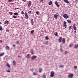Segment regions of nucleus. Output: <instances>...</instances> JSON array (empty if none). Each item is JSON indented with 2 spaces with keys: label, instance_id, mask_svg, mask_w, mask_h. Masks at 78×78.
Segmentation results:
<instances>
[{
  "label": "nucleus",
  "instance_id": "1",
  "mask_svg": "<svg viewBox=\"0 0 78 78\" xmlns=\"http://www.w3.org/2000/svg\"><path fill=\"white\" fill-rule=\"evenodd\" d=\"M63 17L65 19H67L69 18V16H68L67 14L66 13H65L63 15Z\"/></svg>",
  "mask_w": 78,
  "mask_h": 78
},
{
  "label": "nucleus",
  "instance_id": "2",
  "mask_svg": "<svg viewBox=\"0 0 78 78\" xmlns=\"http://www.w3.org/2000/svg\"><path fill=\"white\" fill-rule=\"evenodd\" d=\"M55 75V73H54V72L52 71L51 72L50 76L51 77H53Z\"/></svg>",
  "mask_w": 78,
  "mask_h": 78
},
{
  "label": "nucleus",
  "instance_id": "3",
  "mask_svg": "<svg viewBox=\"0 0 78 78\" xmlns=\"http://www.w3.org/2000/svg\"><path fill=\"white\" fill-rule=\"evenodd\" d=\"M58 16H59V14L57 13L56 14H55L54 15V17L56 19H57L58 18Z\"/></svg>",
  "mask_w": 78,
  "mask_h": 78
},
{
  "label": "nucleus",
  "instance_id": "4",
  "mask_svg": "<svg viewBox=\"0 0 78 78\" xmlns=\"http://www.w3.org/2000/svg\"><path fill=\"white\" fill-rule=\"evenodd\" d=\"M73 76V73H70L68 75V77L69 78H72Z\"/></svg>",
  "mask_w": 78,
  "mask_h": 78
},
{
  "label": "nucleus",
  "instance_id": "5",
  "mask_svg": "<svg viewBox=\"0 0 78 78\" xmlns=\"http://www.w3.org/2000/svg\"><path fill=\"white\" fill-rule=\"evenodd\" d=\"M63 25L64 27L66 28H67V23H66V22L64 21L63 22Z\"/></svg>",
  "mask_w": 78,
  "mask_h": 78
},
{
  "label": "nucleus",
  "instance_id": "6",
  "mask_svg": "<svg viewBox=\"0 0 78 78\" xmlns=\"http://www.w3.org/2000/svg\"><path fill=\"white\" fill-rule=\"evenodd\" d=\"M32 3L31 1H29V3L28 4V6L29 7H30Z\"/></svg>",
  "mask_w": 78,
  "mask_h": 78
},
{
  "label": "nucleus",
  "instance_id": "7",
  "mask_svg": "<svg viewBox=\"0 0 78 78\" xmlns=\"http://www.w3.org/2000/svg\"><path fill=\"white\" fill-rule=\"evenodd\" d=\"M28 15L27 14V12H25V18L26 19H28Z\"/></svg>",
  "mask_w": 78,
  "mask_h": 78
},
{
  "label": "nucleus",
  "instance_id": "8",
  "mask_svg": "<svg viewBox=\"0 0 78 78\" xmlns=\"http://www.w3.org/2000/svg\"><path fill=\"white\" fill-rule=\"evenodd\" d=\"M73 28L74 30H76V25L75 23H74L73 25Z\"/></svg>",
  "mask_w": 78,
  "mask_h": 78
},
{
  "label": "nucleus",
  "instance_id": "9",
  "mask_svg": "<svg viewBox=\"0 0 78 78\" xmlns=\"http://www.w3.org/2000/svg\"><path fill=\"white\" fill-rule=\"evenodd\" d=\"M37 58V56L33 55L32 57L31 58L32 59H35V58Z\"/></svg>",
  "mask_w": 78,
  "mask_h": 78
},
{
  "label": "nucleus",
  "instance_id": "10",
  "mask_svg": "<svg viewBox=\"0 0 78 78\" xmlns=\"http://www.w3.org/2000/svg\"><path fill=\"white\" fill-rule=\"evenodd\" d=\"M62 43H63L64 44H65V42L66 41V39H65V38H63L62 39Z\"/></svg>",
  "mask_w": 78,
  "mask_h": 78
},
{
  "label": "nucleus",
  "instance_id": "11",
  "mask_svg": "<svg viewBox=\"0 0 78 78\" xmlns=\"http://www.w3.org/2000/svg\"><path fill=\"white\" fill-rule=\"evenodd\" d=\"M6 66L8 67V68H10V65L9 64V63H6Z\"/></svg>",
  "mask_w": 78,
  "mask_h": 78
},
{
  "label": "nucleus",
  "instance_id": "12",
  "mask_svg": "<svg viewBox=\"0 0 78 78\" xmlns=\"http://www.w3.org/2000/svg\"><path fill=\"white\" fill-rule=\"evenodd\" d=\"M55 4L56 6H58V7H59V4H58V2L56 1L55 2Z\"/></svg>",
  "mask_w": 78,
  "mask_h": 78
},
{
  "label": "nucleus",
  "instance_id": "13",
  "mask_svg": "<svg viewBox=\"0 0 78 78\" xmlns=\"http://www.w3.org/2000/svg\"><path fill=\"white\" fill-rule=\"evenodd\" d=\"M58 41L59 42H61V41H62V37H60L58 39Z\"/></svg>",
  "mask_w": 78,
  "mask_h": 78
},
{
  "label": "nucleus",
  "instance_id": "14",
  "mask_svg": "<svg viewBox=\"0 0 78 78\" xmlns=\"http://www.w3.org/2000/svg\"><path fill=\"white\" fill-rule=\"evenodd\" d=\"M67 22H68L69 23H72V21L70 20H68Z\"/></svg>",
  "mask_w": 78,
  "mask_h": 78
},
{
  "label": "nucleus",
  "instance_id": "15",
  "mask_svg": "<svg viewBox=\"0 0 78 78\" xmlns=\"http://www.w3.org/2000/svg\"><path fill=\"white\" fill-rule=\"evenodd\" d=\"M30 22L32 23V24L33 25V19H32L30 20Z\"/></svg>",
  "mask_w": 78,
  "mask_h": 78
},
{
  "label": "nucleus",
  "instance_id": "16",
  "mask_svg": "<svg viewBox=\"0 0 78 78\" xmlns=\"http://www.w3.org/2000/svg\"><path fill=\"white\" fill-rule=\"evenodd\" d=\"M78 47V44H75L74 46V48H77Z\"/></svg>",
  "mask_w": 78,
  "mask_h": 78
},
{
  "label": "nucleus",
  "instance_id": "17",
  "mask_svg": "<svg viewBox=\"0 0 78 78\" xmlns=\"http://www.w3.org/2000/svg\"><path fill=\"white\" fill-rule=\"evenodd\" d=\"M4 23L5 25H7L8 23V20L5 21Z\"/></svg>",
  "mask_w": 78,
  "mask_h": 78
},
{
  "label": "nucleus",
  "instance_id": "18",
  "mask_svg": "<svg viewBox=\"0 0 78 78\" xmlns=\"http://www.w3.org/2000/svg\"><path fill=\"white\" fill-rule=\"evenodd\" d=\"M42 68H40L39 69V73H41L42 72Z\"/></svg>",
  "mask_w": 78,
  "mask_h": 78
},
{
  "label": "nucleus",
  "instance_id": "19",
  "mask_svg": "<svg viewBox=\"0 0 78 78\" xmlns=\"http://www.w3.org/2000/svg\"><path fill=\"white\" fill-rule=\"evenodd\" d=\"M64 2L67 3H69V2L67 0H64Z\"/></svg>",
  "mask_w": 78,
  "mask_h": 78
},
{
  "label": "nucleus",
  "instance_id": "20",
  "mask_svg": "<svg viewBox=\"0 0 78 78\" xmlns=\"http://www.w3.org/2000/svg\"><path fill=\"white\" fill-rule=\"evenodd\" d=\"M30 54H28L26 56V57L27 58H30Z\"/></svg>",
  "mask_w": 78,
  "mask_h": 78
},
{
  "label": "nucleus",
  "instance_id": "21",
  "mask_svg": "<svg viewBox=\"0 0 78 78\" xmlns=\"http://www.w3.org/2000/svg\"><path fill=\"white\" fill-rule=\"evenodd\" d=\"M13 64L14 66H16V61L14 60L13 62Z\"/></svg>",
  "mask_w": 78,
  "mask_h": 78
},
{
  "label": "nucleus",
  "instance_id": "22",
  "mask_svg": "<svg viewBox=\"0 0 78 78\" xmlns=\"http://www.w3.org/2000/svg\"><path fill=\"white\" fill-rule=\"evenodd\" d=\"M4 52H2L0 54V56H3V55H4Z\"/></svg>",
  "mask_w": 78,
  "mask_h": 78
},
{
  "label": "nucleus",
  "instance_id": "23",
  "mask_svg": "<svg viewBox=\"0 0 78 78\" xmlns=\"http://www.w3.org/2000/svg\"><path fill=\"white\" fill-rule=\"evenodd\" d=\"M48 4L49 5H51L52 4V2L51 1L49 2Z\"/></svg>",
  "mask_w": 78,
  "mask_h": 78
},
{
  "label": "nucleus",
  "instance_id": "24",
  "mask_svg": "<svg viewBox=\"0 0 78 78\" xmlns=\"http://www.w3.org/2000/svg\"><path fill=\"white\" fill-rule=\"evenodd\" d=\"M37 75V73H36V72H34L33 73V75Z\"/></svg>",
  "mask_w": 78,
  "mask_h": 78
},
{
  "label": "nucleus",
  "instance_id": "25",
  "mask_svg": "<svg viewBox=\"0 0 78 78\" xmlns=\"http://www.w3.org/2000/svg\"><path fill=\"white\" fill-rule=\"evenodd\" d=\"M5 48H6V49H7L8 50H9V46H6L5 47Z\"/></svg>",
  "mask_w": 78,
  "mask_h": 78
},
{
  "label": "nucleus",
  "instance_id": "26",
  "mask_svg": "<svg viewBox=\"0 0 78 78\" xmlns=\"http://www.w3.org/2000/svg\"><path fill=\"white\" fill-rule=\"evenodd\" d=\"M74 69H75V70H76L77 69V66H74Z\"/></svg>",
  "mask_w": 78,
  "mask_h": 78
},
{
  "label": "nucleus",
  "instance_id": "27",
  "mask_svg": "<svg viewBox=\"0 0 78 78\" xmlns=\"http://www.w3.org/2000/svg\"><path fill=\"white\" fill-rule=\"evenodd\" d=\"M14 0H9L8 1V2H14Z\"/></svg>",
  "mask_w": 78,
  "mask_h": 78
},
{
  "label": "nucleus",
  "instance_id": "28",
  "mask_svg": "<svg viewBox=\"0 0 78 78\" xmlns=\"http://www.w3.org/2000/svg\"><path fill=\"white\" fill-rule=\"evenodd\" d=\"M31 53L32 55H33V54H34V53H33V50L32 49L31 50Z\"/></svg>",
  "mask_w": 78,
  "mask_h": 78
},
{
  "label": "nucleus",
  "instance_id": "29",
  "mask_svg": "<svg viewBox=\"0 0 78 78\" xmlns=\"http://www.w3.org/2000/svg\"><path fill=\"white\" fill-rule=\"evenodd\" d=\"M36 14H40V13H39V12L37 11V12H36Z\"/></svg>",
  "mask_w": 78,
  "mask_h": 78
},
{
  "label": "nucleus",
  "instance_id": "30",
  "mask_svg": "<svg viewBox=\"0 0 78 78\" xmlns=\"http://www.w3.org/2000/svg\"><path fill=\"white\" fill-rule=\"evenodd\" d=\"M18 13L17 12H15L14 13V15H15L16 16H17L18 15Z\"/></svg>",
  "mask_w": 78,
  "mask_h": 78
},
{
  "label": "nucleus",
  "instance_id": "31",
  "mask_svg": "<svg viewBox=\"0 0 78 78\" xmlns=\"http://www.w3.org/2000/svg\"><path fill=\"white\" fill-rule=\"evenodd\" d=\"M54 34L55 35V36H58V33H57V32H55L54 33Z\"/></svg>",
  "mask_w": 78,
  "mask_h": 78
},
{
  "label": "nucleus",
  "instance_id": "32",
  "mask_svg": "<svg viewBox=\"0 0 78 78\" xmlns=\"http://www.w3.org/2000/svg\"><path fill=\"white\" fill-rule=\"evenodd\" d=\"M45 38L46 40H48V36L46 37Z\"/></svg>",
  "mask_w": 78,
  "mask_h": 78
},
{
  "label": "nucleus",
  "instance_id": "33",
  "mask_svg": "<svg viewBox=\"0 0 78 78\" xmlns=\"http://www.w3.org/2000/svg\"><path fill=\"white\" fill-rule=\"evenodd\" d=\"M9 14H10V15H12V12H9Z\"/></svg>",
  "mask_w": 78,
  "mask_h": 78
},
{
  "label": "nucleus",
  "instance_id": "34",
  "mask_svg": "<svg viewBox=\"0 0 78 78\" xmlns=\"http://www.w3.org/2000/svg\"><path fill=\"white\" fill-rule=\"evenodd\" d=\"M59 67H61V68H63V67H64V65H62V66H60Z\"/></svg>",
  "mask_w": 78,
  "mask_h": 78
},
{
  "label": "nucleus",
  "instance_id": "35",
  "mask_svg": "<svg viewBox=\"0 0 78 78\" xmlns=\"http://www.w3.org/2000/svg\"><path fill=\"white\" fill-rule=\"evenodd\" d=\"M34 31L33 30H32L31 31V33H32V34L33 33H34Z\"/></svg>",
  "mask_w": 78,
  "mask_h": 78
},
{
  "label": "nucleus",
  "instance_id": "36",
  "mask_svg": "<svg viewBox=\"0 0 78 78\" xmlns=\"http://www.w3.org/2000/svg\"><path fill=\"white\" fill-rule=\"evenodd\" d=\"M43 78H46V76L45 75H44L42 76Z\"/></svg>",
  "mask_w": 78,
  "mask_h": 78
},
{
  "label": "nucleus",
  "instance_id": "37",
  "mask_svg": "<svg viewBox=\"0 0 78 78\" xmlns=\"http://www.w3.org/2000/svg\"><path fill=\"white\" fill-rule=\"evenodd\" d=\"M71 28H72V26H69V30H71Z\"/></svg>",
  "mask_w": 78,
  "mask_h": 78
},
{
  "label": "nucleus",
  "instance_id": "38",
  "mask_svg": "<svg viewBox=\"0 0 78 78\" xmlns=\"http://www.w3.org/2000/svg\"><path fill=\"white\" fill-rule=\"evenodd\" d=\"M0 30L1 31L2 30V27H0Z\"/></svg>",
  "mask_w": 78,
  "mask_h": 78
},
{
  "label": "nucleus",
  "instance_id": "39",
  "mask_svg": "<svg viewBox=\"0 0 78 78\" xmlns=\"http://www.w3.org/2000/svg\"><path fill=\"white\" fill-rule=\"evenodd\" d=\"M72 45H73V44H70L69 45V47H71L72 46Z\"/></svg>",
  "mask_w": 78,
  "mask_h": 78
},
{
  "label": "nucleus",
  "instance_id": "40",
  "mask_svg": "<svg viewBox=\"0 0 78 78\" xmlns=\"http://www.w3.org/2000/svg\"><path fill=\"white\" fill-rule=\"evenodd\" d=\"M60 50L61 51V52H62V48H60Z\"/></svg>",
  "mask_w": 78,
  "mask_h": 78
},
{
  "label": "nucleus",
  "instance_id": "41",
  "mask_svg": "<svg viewBox=\"0 0 78 78\" xmlns=\"http://www.w3.org/2000/svg\"><path fill=\"white\" fill-rule=\"evenodd\" d=\"M15 10H16V9H19V8H16L14 9Z\"/></svg>",
  "mask_w": 78,
  "mask_h": 78
},
{
  "label": "nucleus",
  "instance_id": "42",
  "mask_svg": "<svg viewBox=\"0 0 78 78\" xmlns=\"http://www.w3.org/2000/svg\"><path fill=\"white\" fill-rule=\"evenodd\" d=\"M28 13H29V14H31V11H29L28 12Z\"/></svg>",
  "mask_w": 78,
  "mask_h": 78
},
{
  "label": "nucleus",
  "instance_id": "43",
  "mask_svg": "<svg viewBox=\"0 0 78 78\" xmlns=\"http://www.w3.org/2000/svg\"><path fill=\"white\" fill-rule=\"evenodd\" d=\"M12 17H14V18H17V16H13Z\"/></svg>",
  "mask_w": 78,
  "mask_h": 78
},
{
  "label": "nucleus",
  "instance_id": "44",
  "mask_svg": "<svg viewBox=\"0 0 78 78\" xmlns=\"http://www.w3.org/2000/svg\"><path fill=\"white\" fill-rule=\"evenodd\" d=\"M21 14H24V12H23V11H22L21 12Z\"/></svg>",
  "mask_w": 78,
  "mask_h": 78
},
{
  "label": "nucleus",
  "instance_id": "45",
  "mask_svg": "<svg viewBox=\"0 0 78 78\" xmlns=\"http://www.w3.org/2000/svg\"><path fill=\"white\" fill-rule=\"evenodd\" d=\"M65 54H67V51H66L65 52Z\"/></svg>",
  "mask_w": 78,
  "mask_h": 78
},
{
  "label": "nucleus",
  "instance_id": "46",
  "mask_svg": "<svg viewBox=\"0 0 78 78\" xmlns=\"http://www.w3.org/2000/svg\"><path fill=\"white\" fill-rule=\"evenodd\" d=\"M22 1H23V2H26V0H21Z\"/></svg>",
  "mask_w": 78,
  "mask_h": 78
},
{
  "label": "nucleus",
  "instance_id": "47",
  "mask_svg": "<svg viewBox=\"0 0 78 78\" xmlns=\"http://www.w3.org/2000/svg\"><path fill=\"white\" fill-rule=\"evenodd\" d=\"M19 41H16V44H19Z\"/></svg>",
  "mask_w": 78,
  "mask_h": 78
},
{
  "label": "nucleus",
  "instance_id": "48",
  "mask_svg": "<svg viewBox=\"0 0 78 78\" xmlns=\"http://www.w3.org/2000/svg\"><path fill=\"white\" fill-rule=\"evenodd\" d=\"M7 72H9V73L11 72V71H9V70H7Z\"/></svg>",
  "mask_w": 78,
  "mask_h": 78
},
{
  "label": "nucleus",
  "instance_id": "49",
  "mask_svg": "<svg viewBox=\"0 0 78 78\" xmlns=\"http://www.w3.org/2000/svg\"><path fill=\"white\" fill-rule=\"evenodd\" d=\"M40 2H43V0H39Z\"/></svg>",
  "mask_w": 78,
  "mask_h": 78
},
{
  "label": "nucleus",
  "instance_id": "50",
  "mask_svg": "<svg viewBox=\"0 0 78 78\" xmlns=\"http://www.w3.org/2000/svg\"><path fill=\"white\" fill-rule=\"evenodd\" d=\"M75 2H76V3H77V2H78V0H76Z\"/></svg>",
  "mask_w": 78,
  "mask_h": 78
},
{
  "label": "nucleus",
  "instance_id": "51",
  "mask_svg": "<svg viewBox=\"0 0 78 78\" xmlns=\"http://www.w3.org/2000/svg\"><path fill=\"white\" fill-rule=\"evenodd\" d=\"M3 41H2V40H0V42L2 43V42Z\"/></svg>",
  "mask_w": 78,
  "mask_h": 78
},
{
  "label": "nucleus",
  "instance_id": "52",
  "mask_svg": "<svg viewBox=\"0 0 78 78\" xmlns=\"http://www.w3.org/2000/svg\"><path fill=\"white\" fill-rule=\"evenodd\" d=\"M13 46L14 47H15V46H16V45H15V44H13Z\"/></svg>",
  "mask_w": 78,
  "mask_h": 78
},
{
  "label": "nucleus",
  "instance_id": "53",
  "mask_svg": "<svg viewBox=\"0 0 78 78\" xmlns=\"http://www.w3.org/2000/svg\"><path fill=\"white\" fill-rule=\"evenodd\" d=\"M6 31H7L8 32H9V30H6Z\"/></svg>",
  "mask_w": 78,
  "mask_h": 78
},
{
  "label": "nucleus",
  "instance_id": "54",
  "mask_svg": "<svg viewBox=\"0 0 78 78\" xmlns=\"http://www.w3.org/2000/svg\"><path fill=\"white\" fill-rule=\"evenodd\" d=\"M18 58H20V56L18 55Z\"/></svg>",
  "mask_w": 78,
  "mask_h": 78
},
{
  "label": "nucleus",
  "instance_id": "55",
  "mask_svg": "<svg viewBox=\"0 0 78 78\" xmlns=\"http://www.w3.org/2000/svg\"><path fill=\"white\" fill-rule=\"evenodd\" d=\"M33 69H30V71H33Z\"/></svg>",
  "mask_w": 78,
  "mask_h": 78
},
{
  "label": "nucleus",
  "instance_id": "56",
  "mask_svg": "<svg viewBox=\"0 0 78 78\" xmlns=\"http://www.w3.org/2000/svg\"><path fill=\"white\" fill-rule=\"evenodd\" d=\"M74 31L75 33H76V30H75V31Z\"/></svg>",
  "mask_w": 78,
  "mask_h": 78
},
{
  "label": "nucleus",
  "instance_id": "57",
  "mask_svg": "<svg viewBox=\"0 0 78 78\" xmlns=\"http://www.w3.org/2000/svg\"><path fill=\"white\" fill-rule=\"evenodd\" d=\"M2 24V22H0V25H1Z\"/></svg>",
  "mask_w": 78,
  "mask_h": 78
},
{
  "label": "nucleus",
  "instance_id": "58",
  "mask_svg": "<svg viewBox=\"0 0 78 78\" xmlns=\"http://www.w3.org/2000/svg\"><path fill=\"white\" fill-rule=\"evenodd\" d=\"M46 43H47V44H48V41H46Z\"/></svg>",
  "mask_w": 78,
  "mask_h": 78
},
{
  "label": "nucleus",
  "instance_id": "59",
  "mask_svg": "<svg viewBox=\"0 0 78 78\" xmlns=\"http://www.w3.org/2000/svg\"><path fill=\"white\" fill-rule=\"evenodd\" d=\"M41 47H44V46L42 45V46H41Z\"/></svg>",
  "mask_w": 78,
  "mask_h": 78
}]
</instances>
